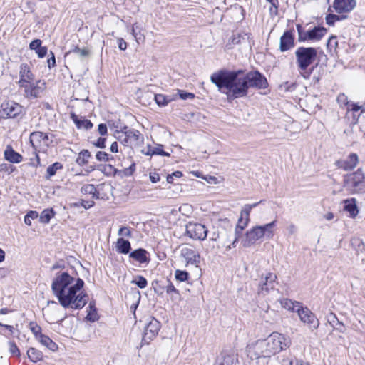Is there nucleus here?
<instances>
[{
    "label": "nucleus",
    "mask_w": 365,
    "mask_h": 365,
    "mask_svg": "<svg viewBox=\"0 0 365 365\" xmlns=\"http://www.w3.org/2000/svg\"><path fill=\"white\" fill-rule=\"evenodd\" d=\"M9 345L10 353L13 355L19 356L20 355V351L16 344L14 341H10L9 342Z\"/></svg>",
    "instance_id": "53"
},
{
    "label": "nucleus",
    "mask_w": 365,
    "mask_h": 365,
    "mask_svg": "<svg viewBox=\"0 0 365 365\" xmlns=\"http://www.w3.org/2000/svg\"><path fill=\"white\" fill-rule=\"evenodd\" d=\"M149 178L150 181L153 183L160 181V179L159 174L156 173H150L149 175Z\"/></svg>",
    "instance_id": "63"
},
{
    "label": "nucleus",
    "mask_w": 365,
    "mask_h": 365,
    "mask_svg": "<svg viewBox=\"0 0 365 365\" xmlns=\"http://www.w3.org/2000/svg\"><path fill=\"white\" fill-rule=\"evenodd\" d=\"M22 111V107L13 101H5L0 106V118L8 119L17 117Z\"/></svg>",
    "instance_id": "13"
},
{
    "label": "nucleus",
    "mask_w": 365,
    "mask_h": 365,
    "mask_svg": "<svg viewBox=\"0 0 365 365\" xmlns=\"http://www.w3.org/2000/svg\"><path fill=\"white\" fill-rule=\"evenodd\" d=\"M35 51L39 58H43L47 53V48L46 46H41Z\"/></svg>",
    "instance_id": "59"
},
{
    "label": "nucleus",
    "mask_w": 365,
    "mask_h": 365,
    "mask_svg": "<svg viewBox=\"0 0 365 365\" xmlns=\"http://www.w3.org/2000/svg\"><path fill=\"white\" fill-rule=\"evenodd\" d=\"M96 158L99 161L106 162L109 160L108 154L103 151H98L96 155Z\"/></svg>",
    "instance_id": "56"
},
{
    "label": "nucleus",
    "mask_w": 365,
    "mask_h": 365,
    "mask_svg": "<svg viewBox=\"0 0 365 365\" xmlns=\"http://www.w3.org/2000/svg\"><path fill=\"white\" fill-rule=\"evenodd\" d=\"M178 93L179 94L180 98L182 100L193 99L195 98L194 93L187 92L183 90H178Z\"/></svg>",
    "instance_id": "50"
},
{
    "label": "nucleus",
    "mask_w": 365,
    "mask_h": 365,
    "mask_svg": "<svg viewBox=\"0 0 365 365\" xmlns=\"http://www.w3.org/2000/svg\"><path fill=\"white\" fill-rule=\"evenodd\" d=\"M361 106L358 105L357 103H350L348 108H347V111H358L361 109Z\"/></svg>",
    "instance_id": "62"
},
{
    "label": "nucleus",
    "mask_w": 365,
    "mask_h": 365,
    "mask_svg": "<svg viewBox=\"0 0 365 365\" xmlns=\"http://www.w3.org/2000/svg\"><path fill=\"white\" fill-rule=\"evenodd\" d=\"M356 5V0H334L333 7L339 14L349 13L351 11Z\"/></svg>",
    "instance_id": "20"
},
{
    "label": "nucleus",
    "mask_w": 365,
    "mask_h": 365,
    "mask_svg": "<svg viewBox=\"0 0 365 365\" xmlns=\"http://www.w3.org/2000/svg\"><path fill=\"white\" fill-rule=\"evenodd\" d=\"M38 216V214L36 211H29L24 217L25 224L30 226L31 225V221L34 219H36Z\"/></svg>",
    "instance_id": "45"
},
{
    "label": "nucleus",
    "mask_w": 365,
    "mask_h": 365,
    "mask_svg": "<svg viewBox=\"0 0 365 365\" xmlns=\"http://www.w3.org/2000/svg\"><path fill=\"white\" fill-rule=\"evenodd\" d=\"M351 244L358 253L365 251V244L362 240L354 237L351 240Z\"/></svg>",
    "instance_id": "39"
},
{
    "label": "nucleus",
    "mask_w": 365,
    "mask_h": 365,
    "mask_svg": "<svg viewBox=\"0 0 365 365\" xmlns=\"http://www.w3.org/2000/svg\"><path fill=\"white\" fill-rule=\"evenodd\" d=\"M81 205L84 208L88 209V208H91V207H93L94 205V202L93 200H81Z\"/></svg>",
    "instance_id": "64"
},
{
    "label": "nucleus",
    "mask_w": 365,
    "mask_h": 365,
    "mask_svg": "<svg viewBox=\"0 0 365 365\" xmlns=\"http://www.w3.org/2000/svg\"><path fill=\"white\" fill-rule=\"evenodd\" d=\"M247 356L251 359L271 357L272 355L269 351L264 339L258 340L249 344L247 347Z\"/></svg>",
    "instance_id": "8"
},
{
    "label": "nucleus",
    "mask_w": 365,
    "mask_h": 365,
    "mask_svg": "<svg viewBox=\"0 0 365 365\" xmlns=\"http://www.w3.org/2000/svg\"><path fill=\"white\" fill-rule=\"evenodd\" d=\"M308 31V36L309 37V40L319 41L325 35L327 30L324 27L316 26L313 29Z\"/></svg>",
    "instance_id": "31"
},
{
    "label": "nucleus",
    "mask_w": 365,
    "mask_h": 365,
    "mask_svg": "<svg viewBox=\"0 0 365 365\" xmlns=\"http://www.w3.org/2000/svg\"><path fill=\"white\" fill-rule=\"evenodd\" d=\"M180 256L186 262V265L192 264L197 266V264L200 263V254L192 247H182L180 250Z\"/></svg>",
    "instance_id": "18"
},
{
    "label": "nucleus",
    "mask_w": 365,
    "mask_h": 365,
    "mask_svg": "<svg viewBox=\"0 0 365 365\" xmlns=\"http://www.w3.org/2000/svg\"><path fill=\"white\" fill-rule=\"evenodd\" d=\"M182 176V173L180 171L173 172L172 174H169L167 176V182L168 183H173L174 178H180Z\"/></svg>",
    "instance_id": "54"
},
{
    "label": "nucleus",
    "mask_w": 365,
    "mask_h": 365,
    "mask_svg": "<svg viewBox=\"0 0 365 365\" xmlns=\"http://www.w3.org/2000/svg\"><path fill=\"white\" fill-rule=\"evenodd\" d=\"M63 168V165L59 162H56L52 165H49L46 170V178L49 179L52 176L55 175L56 172Z\"/></svg>",
    "instance_id": "36"
},
{
    "label": "nucleus",
    "mask_w": 365,
    "mask_h": 365,
    "mask_svg": "<svg viewBox=\"0 0 365 365\" xmlns=\"http://www.w3.org/2000/svg\"><path fill=\"white\" fill-rule=\"evenodd\" d=\"M262 202V200H260L253 204H246L242 207L240 212V217L238 220V223L235 227V238L231 245L226 247V250H230L232 247H235L236 243L239 240L242 231L247 227L250 222V214L252 209L256 207Z\"/></svg>",
    "instance_id": "6"
},
{
    "label": "nucleus",
    "mask_w": 365,
    "mask_h": 365,
    "mask_svg": "<svg viewBox=\"0 0 365 365\" xmlns=\"http://www.w3.org/2000/svg\"><path fill=\"white\" fill-rule=\"evenodd\" d=\"M340 17L336 14H329L326 17L327 24L329 25H333L335 21H339Z\"/></svg>",
    "instance_id": "55"
},
{
    "label": "nucleus",
    "mask_w": 365,
    "mask_h": 365,
    "mask_svg": "<svg viewBox=\"0 0 365 365\" xmlns=\"http://www.w3.org/2000/svg\"><path fill=\"white\" fill-rule=\"evenodd\" d=\"M298 316L300 320L307 325L311 331L317 330L319 326V321L315 314L312 312L307 307H302L298 310Z\"/></svg>",
    "instance_id": "15"
},
{
    "label": "nucleus",
    "mask_w": 365,
    "mask_h": 365,
    "mask_svg": "<svg viewBox=\"0 0 365 365\" xmlns=\"http://www.w3.org/2000/svg\"><path fill=\"white\" fill-rule=\"evenodd\" d=\"M116 250L120 254H128L131 250V245L128 240L120 237L116 242Z\"/></svg>",
    "instance_id": "28"
},
{
    "label": "nucleus",
    "mask_w": 365,
    "mask_h": 365,
    "mask_svg": "<svg viewBox=\"0 0 365 365\" xmlns=\"http://www.w3.org/2000/svg\"><path fill=\"white\" fill-rule=\"evenodd\" d=\"M0 327L6 328L9 331V334H4V333L1 332V334L2 335H4L5 336L9 337V335H11V334H14V328L13 326L7 325V324H4L0 322Z\"/></svg>",
    "instance_id": "60"
},
{
    "label": "nucleus",
    "mask_w": 365,
    "mask_h": 365,
    "mask_svg": "<svg viewBox=\"0 0 365 365\" xmlns=\"http://www.w3.org/2000/svg\"><path fill=\"white\" fill-rule=\"evenodd\" d=\"M91 153L88 150H81L76 159V163L81 166L86 165L88 162Z\"/></svg>",
    "instance_id": "38"
},
{
    "label": "nucleus",
    "mask_w": 365,
    "mask_h": 365,
    "mask_svg": "<svg viewBox=\"0 0 365 365\" xmlns=\"http://www.w3.org/2000/svg\"><path fill=\"white\" fill-rule=\"evenodd\" d=\"M210 81L220 91L226 90V94L233 98L246 96L248 93L245 71H217L210 76Z\"/></svg>",
    "instance_id": "2"
},
{
    "label": "nucleus",
    "mask_w": 365,
    "mask_h": 365,
    "mask_svg": "<svg viewBox=\"0 0 365 365\" xmlns=\"http://www.w3.org/2000/svg\"><path fill=\"white\" fill-rule=\"evenodd\" d=\"M34 81V75L31 72L30 66L27 63H21L19 68V80L17 84L20 86Z\"/></svg>",
    "instance_id": "21"
},
{
    "label": "nucleus",
    "mask_w": 365,
    "mask_h": 365,
    "mask_svg": "<svg viewBox=\"0 0 365 365\" xmlns=\"http://www.w3.org/2000/svg\"><path fill=\"white\" fill-rule=\"evenodd\" d=\"M175 279L180 282H185L188 279L189 274L186 271L176 270L175 272Z\"/></svg>",
    "instance_id": "46"
},
{
    "label": "nucleus",
    "mask_w": 365,
    "mask_h": 365,
    "mask_svg": "<svg viewBox=\"0 0 365 365\" xmlns=\"http://www.w3.org/2000/svg\"><path fill=\"white\" fill-rule=\"evenodd\" d=\"M294 46V36L292 31H287L280 38L279 49L282 52L287 51Z\"/></svg>",
    "instance_id": "23"
},
{
    "label": "nucleus",
    "mask_w": 365,
    "mask_h": 365,
    "mask_svg": "<svg viewBox=\"0 0 365 365\" xmlns=\"http://www.w3.org/2000/svg\"><path fill=\"white\" fill-rule=\"evenodd\" d=\"M30 329L37 339L39 338V335L42 334H41V328L36 324L31 323Z\"/></svg>",
    "instance_id": "51"
},
{
    "label": "nucleus",
    "mask_w": 365,
    "mask_h": 365,
    "mask_svg": "<svg viewBox=\"0 0 365 365\" xmlns=\"http://www.w3.org/2000/svg\"><path fill=\"white\" fill-rule=\"evenodd\" d=\"M146 155H160L162 156H169L170 154L163 149L162 145H158L155 147H153L152 149V153H146Z\"/></svg>",
    "instance_id": "44"
},
{
    "label": "nucleus",
    "mask_w": 365,
    "mask_h": 365,
    "mask_svg": "<svg viewBox=\"0 0 365 365\" xmlns=\"http://www.w3.org/2000/svg\"><path fill=\"white\" fill-rule=\"evenodd\" d=\"M282 365H310V364L308 363L303 364L301 361H299L296 359L287 358V359H283Z\"/></svg>",
    "instance_id": "48"
},
{
    "label": "nucleus",
    "mask_w": 365,
    "mask_h": 365,
    "mask_svg": "<svg viewBox=\"0 0 365 365\" xmlns=\"http://www.w3.org/2000/svg\"><path fill=\"white\" fill-rule=\"evenodd\" d=\"M297 31L298 32V40L299 41H306L309 40L308 36L309 31H304L301 24H297Z\"/></svg>",
    "instance_id": "41"
},
{
    "label": "nucleus",
    "mask_w": 365,
    "mask_h": 365,
    "mask_svg": "<svg viewBox=\"0 0 365 365\" xmlns=\"http://www.w3.org/2000/svg\"><path fill=\"white\" fill-rule=\"evenodd\" d=\"M41 41L40 39H34L29 44V48L31 50H37L38 47L41 46Z\"/></svg>",
    "instance_id": "57"
},
{
    "label": "nucleus",
    "mask_w": 365,
    "mask_h": 365,
    "mask_svg": "<svg viewBox=\"0 0 365 365\" xmlns=\"http://www.w3.org/2000/svg\"><path fill=\"white\" fill-rule=\"evenodd\" d=\"M359 161L358 155L356 153H351L346 159L337 161V165L339 168L348 171L354 169Z\"/></svg>",
    "instance_id": "22"
},
{
    "label": "nucleus",
    "mask_w": 365,
    "mask_h": 365,
    "mask_svg": "<svg viewBox=\"0 0 365 365\" xmlns=\"http://www.w3.org/2000/svg\"><path fill=\"white\" fill-rule=\"evenodd\" d=\"M81 192L85 195H91L92 198H98V192L95 186L92 184L83 185L81 189Z\"/></svg>",
    "instance_id": "37"
},
{
    "label": "nucleus",
    "mask_w": 365,
    "mask_h": 365,
    "mask_svg": "<svg viewBox=\"0 0 365 365\" xmlns=\"http://www.w3.org/2000/svg\"><path fill=\"white\" fill-rule=\"evenodd\" d=\"M281 305L286 309L298 312V310L302 307V303L292 301L289 299H283L280 301Z\"/></svg>",
    "instance_id": "30"
},
{
    "label": "nucleus",
    "mask_w": 365,
    "mask_h": 365,
    "mask_svg": "<svg viewBox=\"0 0 365 365\" xmlns=\"http://www.w3.org/2000/svg\"><path fill=\"white\" fill-rule=\"evenodd\" d=\"M286 230L289 235H292L297 232V227L294 224L290 223L287 226Z\"/></svg>",
    "instance_id": "58"
},
{
    "label": "nucleus",
    "mask_w": 365,
    "mask_h": 365,
    "mask_svg": "<svg viewBox=\"0 0 365 365\" xmlns=\"http://www.w3.org/2000/svg\"><path fill=\"white\" fill-rule=\"evenodd\" d=\"M344 187L351 194L365 193V175L362 169L345 175Z\"/></svg>",
    "instance_id": "5"
},
{
    "label": "nucleus",
    "mask_w": 365,
    "mask_h": 365,
    "mask_svg": "<svg viewBox=\"0 0 365 365\" xmlns=\"http://www.w3.org/2000/svg\"><path fill=\"white\" fill-rule=\"evenodd\" d=\"M4 158L6 160L13 163H19L23 159L21 155L16 152L11 145H7L4 150Z\"/></svg>",
    "instance_id": "25"
},
{
    "label": "nucleus",
    "mask_w": 365,
    "mask_h": 365,
    "mask_svg": "<svg viewBox=\"0 0 365 365\" xmlns=\"http://www.w3.org/2000/svg\"><path fill=\"white\" fill-rule=\"evenodd\" d=\"M245 78L248 89L250 88L264 89L268 86L267 78L258 71L245 72Z\"/></svg>",
    "instance_id": "10"
},
{
    "label": "nucleus",
    "mask_w": 365,
    "mask_h": 365,
    "mask_svg": "<svg viewBox=\"0 0 365 365\" xmlns=\"http://www.w3.org/2000/svg\"><path fill=\"white\" fill-rule=\"evenodd\" d=\"M207 228L201 223L189 222L186 225V234L191 239L204 240L207 235Z\"/></svg>",
    "instance_id": "14"
},
{
    "label": "nucleus",
    "mask_w": 365,
    "mask_h": 365,
    "mask_svg": "<svg viewBox=\"0 0 365 365\" xmlns=\"http://www.w3.org/2000/svg\"><path fill=\"white\" fill-rule=\"evenodd\" d=\"M27 355H28L29 359L32 362H34V363L38 362V361L42 360V359H43V353L41 351L37 350L35 348H30L27 351Z\"/></svg>",
    "instance_id": "35"
},
{
    "label": "nucleus",
    "mask_w": 365,
    "mask_h": 365,
    "mask_svg": "<svg viewBox=\"0 0 365 365\" xmlns=\"http://www.w3.org/2000/svg\"><path fill=\"white\" fill-rule=\"evenodd\" d=\"M276 220H273L263 225H256L247 231L245 237L242 241L243 247H249L262 237H265L267 240L272 239L274 237V227L276 225Z\"/></svg>",
    "instance_id": "3"
},
{
    "label": "nucleus",
    "mask_w": 365,
    "mask_h": 365,
    "mask_svg": "<svg viewBox=\"0 0 365 365\" xmlns=\"http://www.w3.org/2000/svg\"><path fill=\"white\" fill-rule=\"evenodd\" d=\"M147 255L148 252L145 249L139 248L131 252L129 255V257L134 259L139 263L143 264L147 263L149 260Z\"/></svg>",
    "instance_id": "26"
},
{
    "label": "nucleus",
    "mask_w": 365,
    "mask_h": 365,
    "mask_svg": "<svg viewBox=\"0 0 365 365\" xmlns=\"http://www.w3.org/2000/svg\"><path fill=\"white\" fill-rule=\"evenodd\" d=\"M160 329V323L156 319L150 317L145 324L144 332L142 338V343L149 344L150 342L158 335Z\"/></svg>",
    "instance_id": "11"
},
{
    "label": "nucleus",
    "mask_w": 365,
    "mask_h": 365,
    "mask_svg": "<svg viewBox=\"0 0 365 365\" xmlns=\"http://www.w3.org/2000/svg\"><path fill=\"white\" fill-rule=\"evenodd\" d=\"M327 322L334 329L339 332L343 333L344 331V325L342 322L339 321L335 314L330 313V314L327 316Z\"/></svg>",
    "instance_id": "32"
},
{
    "label": "nucleus",
    "mask_w": 365,
    "mask_h": 365,
    "mask_svg": "<svg viewBox=\"0 0 365 365\" xmlns=\"http://www.w3.org/2000/svg\"><path fill=\"white\" fill-rule=\"evenodd\" d=\"M153 99L159 106H165L170 101H172V98H168L163 94H155L153 96Z\"/></svg>",
    "instance_id": "40"
},
{
    "label": "nucleus",
    "mask_w": 365,
    "mask_h": 365,
    "mask_svg": "<svg viewBox=\"0 0 365 365\" xmlns=\"http://www.w3.org/2000/svg\"><path fill=\"white\" fill-rule=\"evenodd\" d=\"M277 275L272 272H269L264 277H262L259 284L258 294L264 297L270 290L274 289L277 284Z\"/></svg>",
    "instance_id": "17"
},
{
    "label": "nucleus",
    "mask_w": 365,
    "mask_h": 365,
    "mask_svg": "<svg viewBox=\"0 0 365 365\" xmlns=\"http://www.w3.org/2000/svg\"><path fill=\"white\" fill-rule=\"evenodd\" d=\"M336 101L341 107L345 108L346 110L351 103L349 101L348 97L344 93H340L337 96Z\"/></svg>",
    "instance_id": "43"
},
{
    "label": "nucleus",
    "mask_w": 365,
    "mask_h": 365,
    "mask_svg": "<svg viewBox=\"0 0 365 365\" xmlns=\"http://www.w3.org/2000/svg\"><path fill=\"white\" fill-rule=\"evenodd\" d=\"M76 53L81 58H85L90 54L88 49L86 48H80L78 46H74V48L69 51V53Z\"/></svg>",
    "instance_id": "42"
},
{
    "label": "nucleus",
    "mask_w": 365,
    "mask_h": 365,
    "mask_svg": "<svg viewBox=\"0 0 365 365\" xmlns=\"http://www.w3.org/2000/svg\"><path fill=\"white\" fill-rule=\"evenodd\" d=\"M71 118L78 129L83 128L88 130L93 127V123L91 122V120L85 118L79 119L78 117L74 113L71 114Z\"/></svg>",
    "instance_id": "27"
},
{
    "label": "nucleus",
    "mask_w": 365,
    "mask_h": 365,
    "mask_svg": "<svg viewBox=\"0 0 365 365\" xmlns=\"http://www.w3.org/2000/svg\"><path fill=\"white\" fill-rule=\"evenodd\" d=\"M40 81L34 83H26L19 87L24 89V96L26 98H38L43 91V87L41 86L39 83Z\"/></svg>",
    "instance_id": "19"
},
{
    "label": "nucleus",
    "mask_w": 365,
    "mask_h": 365,
    "mask_svg": "<svg viewBox=\"0 0 365 365\" xmlns=\"http://www.w3.org/2000/svg\"><path fill=\"white\" fill-rule=\"evenodd\" d=\"M83 279H75L68 272L57 273L51 284V289L59 304L65 309H81L87 304L88 296L81 292Z\"/></svg>",
    "instance_id": "1"
},
{
    "label": "nucleus",
    "mask_w": 365,
    "mask_h": 365,
    "mask_svg": "<svg viewBox=\"0 0 365 365\" xmlns=\"http://www.w3.org/2000/svg\"><path fill=\"white\" fill-rule=\"evenodd\" d=\"M295 56L296 62L302 76L304 78H308L311 74V71L307 72V70L317 58V49L312 47L301 46L297 48Z\"/></svg>",
    "instance_id": "4"
},
{
    "label": "nucleus",
    "mask_w": 365,
    "mask_h": 365,
    "mask_svg": "<svg viewBox=\"0 0 365 365\" xmlns=\"http://www.w3.org/2000/svg\"><path fill=\"white\" fill-rule=\"evenodd\" d=\"M344 202L345 204L344 210L349 212L350 217H355L359 213V210L356 205V200L351 198L344 200Z\"/></svg>",
    "instance_id": "29"
},
{
    "label": "nucleus",
    "mask_w": 365,
    "mask_h": 365,
    "mask_svg": "<svg viewBox=\"0 0 365 365\" xmlns=\"http://www.w3.org/2000/svg\"><path fill=\"white\" fill-rule=\"evenodd\" d=\"M237 363V356L233 353L222 352L215 365H236Z\"/></svg>",
    "instance_id": "24"
},
{
    "label": "nucleus",
    "mask_w": 365,
    "mask_h": 365,
    "mask_svg": "<svg viewBox=\"0 0 365 365\" xmlns=\"http://www.w3.org/2000/svg\"><path fill=\"white\" fill-rule=\"evenodd\" d=\"M29 140L35 150H46L51 143L48 135L40 131L32 132Z\"/></svg>",
    "instance_id": "16"
},
{
    "label": "nucleus",
    "mask_w": 365,
    "mask_h": 365,
    "mask_svg": "<svg viewBox=\"0 0 365 365\" xmlns=\"http://www.w3.org/2000/svg\"><path fill=\"white\" fill-rule=\"evenodd\" d=\"M264 341L272 356L289 347L290 344L288 338L278 332H273Z\"/></svg>",
    "instance_id": "7"
},
{
    "label": "nucleus",
    "mask_w": 365,
    "mask_h": 365,
    "mask_svg": "<svg viewBox=\"0 0 365 365\" xmlns=\"http://www.w3.org/2000/svg\"><path fill=\"white\" fill-rule=\"evenodd\" d=\"M168 284L167 285L166 287V292L167 294H170V297L173 298L174 297V294L175 295H179V292L178 289H176V288L175 287V286L170 282H168Z\"/></svg>",
    "instance_id": "49"
},
{
    "label": "nucleus",
    "mask_w": 365,
    "mask_h": 365,
    "mask_svg": "<svg viewBox=\"0 0 365 365\" xmlns=\"http://www.w3.org/2000/svg\"><path fill=\"white\" fill-rule=\"evenodd\" d=\"M118 235L119 236H126L130 237L132 235V232L129 227L123 226L119 229Z\"/></svg>",
    "instance_id": "52"
},
{
    "label": "nucleus",
    "mask_w": 365,
    "mask_h": 365,
    "mask_svg": "<svg viewBox=\"0 0 365 365\" xmlns=\"http://www.w3.org/2000/svg\"><path fill=\"white\" fill-rule=\"evenodd\" d=\"M60 311L58 304L55 301L48 302L47 306L43 309V316L49 323L61 322L66 318V314H60Z\"/></svg>",
    "instance_id": "12"
},
{
    "label": "nucleus",
    "mask_w": 365,
    "mask_h": 365,
    "mask_svg": "<svg viewBox=\"0 0 365 365\" xmlns=\"http://www.w3.org/2000/svg\"><path fill=\"white\" fill-rule=\"evenodd\" d=\"M38 340L39 341V342L41 344H43V346L47 347L48 349H50L53 351H56L58 348L57 344L55 342H53L48 336H47L46 335L40 334Z\"/></svg>",
    "instance_id": "33"
},
{
    "label": "nucleus",
    "mask_w": 365,
    "mask_h": 365,
    "mask_svg": "<svg viewBox=\"0 0 365 365\" xmlns=\"http://www.w3.org/2000/svg\"><path fill=\"white\" fill-rule=\"evenodd\" d=\"M132 283L136 284L140 289H143L148 285L146 279L143 276H138L135 280L132 281Z\"/></svg>",
    "instance_id": "47"
},
{
    "label": "nucleus",
    "mask_w": 365,
    "mask_h": 365,
    "mask_svg": "<svg viewBox=\"0 0 365 365\" xmlns=\"http://www.w3.org/2000/svg\"><path fill=\"white\" fill-rule=\"evenodd\" d=\"M54 215L55 212L52 208L45 209L40 215L39 221L43 224H48Z\"/></svg>",
    "instance_id": "34"
},
{
    "label": "nucleus",
    "mask_w": 365,
    "mask_h": 365,
    "mask_svg": "<svg viewBox=\"0 0 365 365\" xmlns=\"http://www.w3.org/2000/svg\"><path fill=\"white\" fill-rule=\"evenodd\" d=\"M117 133V139L124 145L132 147L138 145L143 140L140 133L135 129H127Z\"/></svg>",
    "instance_id": "9"
},
{
    "label": "nucleus",
    "mask_w": 365,
    "mask_h": 365,
    "mask_svg": "<svg viewBox=\"0 0 365 365\" xmlns=\"http://www.w3.org/2000/svg\"><path fill=\"white\" fill-rule=\"evenodd\" d=\"M98 130L101 135H105L108 131L106 125L104 123L99 124Z\"/></svg>",
    "instance_id": "61"
}]
</instances>
